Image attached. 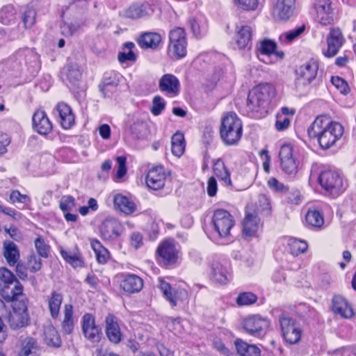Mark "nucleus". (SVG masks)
<instances>
[{
  "label": "nucleus",
  "instance_id": "56",
  "mask_svg": "<svg viewBox=\"0 0 356 356\" xmlns=\"http://www.w3.org/2000/svg\"><path fill=\"white\" fill-rule=\"evenodd\" d=\"M331 82L342 94L346 95L349 92L350 89L348 85L342 78L339 76H332Z\"/></svg>",
  "mask_w": 356,
  "mask_h": 356
},
{
  "label": "nucleus",
  "instance_id": "61",
  "mask_svg": "<svg viewBox=\"0 0 356 356\" xmlns=\"http://www.w3.org/2000/svg\"><path fill=\"white\" fill-rule=\"evenodd\" d=\"M95 323V318L90 314H86L83 316L82 329L83 332L88 333V329L92 327Z\"/></svg>",
  "mask_w": 356,
  "mask_h": 356
},
{
  "label": "nucleus",
  "instance_id": "27",
  "mask_svg": "<svg viewBox=\"0 0 356 356\" xmlns=\"http://www.w3.org/2000/svg\"><path fill=\"white\" fill-rule=\"evenodd\" d=\"M57 112L61 126L65 129L71 128L74 123V116L71 108L65 103H59L57 105Z\"/></svg>",
  "mask_w": 356,
  "mask_h": 356
},
{
  "label": "nucleus",
  "instance_id": "7",
  "mask_svg": "<svg viewBox=\"0 0 356 356\" xmlns=\"http://www.w3.org/2000/svg\"><path fill=\"white\" fill-rule=\"evenodd\" d=\"M318 179L321 186L332 196H337L343 191L342 178L336 171H323Z\"/></svg>",
  "mask_w": 356,
  "mask_h": 356
},
{
  "label": "nucleus",
  "instance_id": "37",
  "mask_svg": "<svg viewBox=\"0 0 356 356\" xmlns=\"http://www.w3.org/2000/svg\"><path fill=\"white\" fill-rule=\"evenodd\" d=\"M213 170L214 175L220 180L223 181L225 184H232L230 174L222 160L218 159L214 162Z\"/></svg>",
  "mask_w": 356,
  "mask_h": 356
},
{
  "label": "nucleus",
  "instance_id": "16",
  "mask_svg": "<svg viewBox=\"0 0 356 356\" xmlns=\"http://www.w3.org/2000/svg\"><path fill=\"white\" fill-rule=\"evenodd\" d=\"M159 289L164 297L170 302L172 307L177 305L178 300L183 301L187 298V292L184 289L176 290L162 278L159 279Z\"/></svg>",
  "mask_w": 356,
  "mask_h": 356
},
{
  "label": "nucleus",
  "instance_id": "29",
  "mask_svg": "<svg viewBox=\"0 0 356 356\" xmlns=\"http://www.w3.org/2000/svg\"><path fill=\"white\" fill-rule=\"evenodd\" d=\"M252 38V29L249 26H236L235 41L238 49H242L248 46Z\"/></svg>",
  "mask_w": 356,
  "mask_h": 356
},
{
  "label": "nucleus",
  "instance_id": "25",
  "mask_svg": "<svg viewBox=\"0 0 356 356\" xmlns=\"http://www.w3.org/2000/svg\"><path fill=\"white\" fill-rule=\"evenodd\" d=\"M159 88L161 91L176 95L179 90V80L174 75L170 74H165L159 81Z\"/></svg>",
  "mask_w": 356,
  "mask_h": 356
},
{
  "label": "nucleus",
  "instance_id": "3",
  "mask_svg": "<svg viewBox=\"0 0 356 356\" xmlns=\"http://www.w3.org/2000/svg\"><path fill=\"white\" fill-rule=\"evenodd\" d=\"M242 123L234 113H227L221 120L220 138L226 145H234L242 136Z\"/></svg>",
  "mask_w": 356,
  "mask_h": 356
},
{
  "label": "nucleus",
  "instance_id": "19",
  "mask_svg": "<svg viewBox=\"0 0 356 356\" xmlns=\"http://www.w3.org/2000/svg\"><path fill=\"white\" fill-rule=\"evenodd\" d=\"M157 253L163 259L164 264L169 265L176 262L178 250L172 241L167 240L159 245Z\"/></svg>",
  "mask_w": 356,
  "mask_h": 356
},
{
  "label": "nucleus",
  "instance_id": "62",
  "mask_svg": "<svg viewBox=\"0 0 356 356\" xmlns=\"http://www.w3.org/2000/svg\"><path fill=\"white\" fill-rule=\"evenodd\" d=\"M268 186L271 189L277 191V192H283L286 190L285 186L280 182L275 177H270L268 181Z\"/></svg>",
  "mask_w": 356,
  "mask_h": 356
},
{
  "label": "nucleus",
  "instance_id": "23",
  "mask_svg": "<svg viewBox=\"0 0 356 356\" xmlns=\"http://www.w3.org/2000/svg\"><path fill=\"white\" fill-rule=\"evenodd\" d=\"M106 333L108 339L118 343L122 340V334L115 316L108 314L106 318Z\"/></svg>",
  "mask_w": 356,
  "mask_h": 356
},
{
  "label": "nucleus",
  "instance_id": "1",
  "mask_svg": "<svg viewBox=\"0 0 356 356\" xmlns=\"http://www.w3.org/2000/svg\"><path fill=\"white\" fill-rule=\"evenodd\" d=\"M343 132L342 124L332 121L327 115L317 116L307 129L309 136L316 139L323 149H328L335 145Z\"/></svg>",
  "mask_w": 356,
  "mask_h": 356
},
{
  "label": "nucleus",
  "instance_id": "39",
  "mask_svg": "<svg viewBox=\"0 0 356 356\" xmlns=\"http://www.w3.org/2000/svg\"><path fill=\"white\" fill-rule=\"evenodd\" d=\"M172 145V153L177 156L180 157L185 149L184 137L181 133L177 132L171 138Z\"/></svg>",
  "mask_w": 356,
  "mask_h": 356
},
{
  "label": "nucleus",
  "instance_id": "22",
  "mask_svg": "<svg viewBox=\"0 0 356 356\" xmlns=\"http://www.w3.org/2000/svg\"><path fill=\"white\" fill-rule=\"evenodd\" d=\"M332 310L334 313L345 318H350L354 314L352 307L348 301L340 295H337L333 297Z\"/></svg>",
  "mask_w": 356,
  "mask_h": 356
},
{
  "label": "nucleus",
  "instance_id": "28",
  "mask_svg": "<svg viewBox=\"0 0 356 356\" xmlns=\"http://www.w3.org/2000/svg\"><path fill=\"white\" fill-rule=\"evenodd\" d=\"M161 42V36L155 32L143 33L138 40L139 46L143 49H156Z\"/></svg>",
  "mask_w": 356,
  "mask_h": 356
},
{
  "label": "nucleus",
  "instance_id": "46",
  "mask_svg": "<svg viewBox=\"0 0 356 356\" xmlns=\"http://www.w3.org/2000/svg\"><path fill=\"white\" fill-rule=\"evenodd\" d=\"M60 254L63 258L73 267L81 266V261L80 260L77 253L61 250Z\"/></svg>",
  "mask_w": 356,
  "mask_h": 356
},
{
  "label": "nucleus",
  "instance_id": "55",
  "mask_svg": "<svg viewBox=\"0 0 356 356\" xmlns=\"http://www.w3.org/2000/svg\"><path fill=\"white\" fill-rule=\"evenodd\" d=\"M27 265L31 272L35 273L41 269V259L35 254H31L28 259Z\"/></svg>",
  "mask_w": 356,
  "mask_h": 356
},
{
  "label": "nucleus",
  "instance_id": "54",
  "mask_svg": "<svg viewBox=\"0 0 356 356\" xmlns=\"http://www.w3.org/2000/svg\"><path fill=\"white\" fill-rule=\"evenodd\" d=\"M270 211V202L268 197L264 195L261 194L258 197V202L257 203V211L256 213L260 212H266L268 213Z\"/></svg>",
  "mask_w": 356,
  "mask_h": 356
},
{
  "label": "nucleus",
  "instance_id": "40",
  "mask_svg": "<svg viewBox=\"0 0 356 356\" xmlns=\"http://www.w3.org/2000/svg\"><path fill=\"white\" fill-rule=\"evenodd\" d=\"M15 21V10L11 5L3 6L0 10V22L4 25H10Z\"/></svg>",
  "mask_w": 356,
  "mask_h": 356
},
{
  "label": "nucleus",
  "instance_id": "63",
  "mask_svg": "<svg viewBox=\"0 0 356 356\" xmlns=\"http://www.w3.org/2000/svg\"><path fill=\"white\" fill-rule=\"evenodd\" d=\"M10 143V138L8 134L0 133V155L7 152V147Z\"/></svg>",
  "mask_w": 356,
  "mask_h": 356
},
{
  "label": "nucleus",
  "instance_id": "59",
  "mask_svg": "<svg viewBox=\"0 0 356 356\" xmlns=\"http://www.w3.org/2000/svg\"><path fill=\"white\" fill-rule=\"evenodd\" d=\"M10 200L12 203L29 204L31 202L30 197L26 195H23L19 191H13L10 195Z\"/></svg>",
  "mask_w": 356,
  "mask_h": 356
},
{
  "label": "nucleus",
  "instance_id": "18",
  "mask_svg": "<svg viewBox=\"0 0 356 356\" xmlns=\"http://www.w3.org/2000/svg\"><path fill=\"white\" fill-rule=\"evenodd\" d=\"M166 175L162 166H156L149 170L146 177L147 186L152 190L162 188L165 182Z\"/></svg>",
  "mask_w": 356,
  "mask_h": 356
},
{
  "label": "nucleus",
  "instance_id": "30",
  "mask_svg": "<svg viewBox=\"0 0 356 356\" xmlns=\"http://www.w3.org/2000/svg\"><path fill=\"white\" fill-rule=\"evenodd\" d=\"M43 339L46 344L54 348L61 346V339L58 331L51 324H47L43 327Z\"/></svg>",
  "mask_w": 356,
  "mask_h": 356
},
{
  "label": "nucleus",
  "instance_id": "32",
  "mask_svg": "<svg viewBox=\"0 0 356 356\" xmlns=\"http://www.w3.org/2000/svg\"><path fill=\"white\" fill-rule=\"evenodd\" d=\"M3 256L10 266L15 265L19 259V252L17 245L13 241H4Z\"/></svg>",
  "mask_w": 356,
  "mask_h": 356
},
{
  "label": "nucleus",
  "instance_id": "13",
  "mask_svg": "<svg viewBox=\"0 0 356 356\" xmlns=\"http://www.w3.org/2000/svg\"><path fill=\"white\" fill-rule=\"evenodd\" d=\"M296 10V0H277L273 8V17L281 21L289 19Z\"/></svg>",
  "mask_w": 356,
  "mask_h": 356
},
{
  "label": "nucleus",
  "instance_id": "33",
  "mask_svg": "<svg viewBox=\"0 0 356 356\" xmlns=\"http://www.w3.org/2000/svg\"><path fill=\"white\" fill-rule=\"evenodd\" d=\"M64 73L68 81L73 85L79 82L82 77V71L80 66L74 62L69 60L63 68Z\"/></svg>",
  "mask_w": 356,
  "mask_h": 356
},
{
  "label": "nucleus",
  "instance_id": "49",
  "mask_svg": "<svg viewBox=\"0 0 356 356\" xmlns=\"http://www.w3.org/2000/svg\"><path fill=\"white\" fill-rule=\"evenodd\" d=\"M257 298L251 292H243L239 294L236 299L238 305H249L254 303Z\"/></svg>",
  "mask_w": 356,
  "mask_h": 356
},
{
  "label": "nucleus",
  "instance_id": "60",
  "mask_svg": "<svg viewBox=\"0 0 356 356\" xmlns=\"http://www.w3.org/2000/svg\"><path fill=\"white\" fill-rule=\"evenodd\" d=\"M126 160V157L122 156H118L116 158L118 163V170L116 173L117 179L122 178L127 173Z\"/></svg>",
  "mask_w": 356,
  "mask_h": 356
},
{
  "label": "nucleus",
  "instance_id": "31",
  "mask_svg": "<svg viewBox=\"0 0 356 356\" xmlns=\"http://www.w3.org/2000/svg\"><path fill=\"white\" fill-rule=\"evenodd\" d=\"M40 352V346L33 337H26L21 341L19 356H38Z\"/></svg>",
  "mask_w": 356,
  "mask_h": 356
},
{
  "label": "nucleus",
  "instance_id": "51",
  "mask_svg": "<svg viewBox=\"0 0 356 356\" xmlns=\"http://www.w3.org/2000/svg\"><path fill=\"white\" fill-rule=\"evenodd\" d=\"M165 103L163 98L159 95L154 97L152 101V106L151 108V112L154 115H159L161 114L162 111L165 108Z\"/></svg>",
  "mask_w": 356,
  "mask_h": 356
},
{
  "label": "nucleus",
  "instance_id": "17",
  "mask_svg": "<svg viewBox=\"0 0 356 356\" xmlns=\"http://www.w3.org/2000/svg\"><path fill=\"white\" fill-rule=\"evenodd\" d=\"M259 218L252 205L246 207L245 216L243 222V232L247 236H253L258 230Z\"/></svg>",
  "mask_w": 356,
  "mask_h": 356
},
{
  "label": "nucleus",
  "instance_id": "52",
  "mask_svg": "<svg viewBox=\"0 0 356 356\" xmlns=\"http://www.w3.org/2000/svg\"><path fill=\"white\" fill-rule=\"evenodd\" d=\"M36 12L33 8H27L23 15V23L26 28H31L35 23Z\"/></svg>",
  "mask_w": 356,
  "mask_h": 356
},
{
  "label": "nucleus",
  "instance_id": "12",
  "mask_svg": "<svg viewBox=\"0 0 356 356\" xmlns=\"http://www.w3.org/2000/svg\"><path fill=\"white\" fill-rule=\"evenodd\" d=\"M316 62H309L300 66L296 70V85L307 86L316 78L318 71Z\"/></svg>",
  "mask_w": 356,
  "mask_h": 356
},
{
  "label": "nucleus",
  "instance_id": "58",
  "mask_svg": "<svg viewBox=\"0 0 356 356\" xmlns=\"http://www.w3.org/2000/svg\"><path fill=\"white\" fill-rule=\"evenodd\" d=\"M85 337L92 342H98L101 338V329L96 325L88 329V332H83Z\"/></svg>",
  "mask_w": 356,
  "mask_h": 356
},
{
  "label": "nucleus",
  "instance_id": "6",
  "mask_svg": "<svg viewBox=\"0 0 356 356\" xmlns=\"http://www.w3.org/2000/svg\"><path fill=\"white\" fill-rule=\"evenodd\" d=\"M279 321L284 340L290 344L298 343L302 336V329L299 323L285 314L280 316Z\"/></svg>",
  "mask_w": 356,
  "mask_h": 356
},
{
  "label": "nucleus",
  "instance_id": "47",
  "mask_svg": "<svg viewBox=\"0 0 356 356\" xmlns=\"http://www.w3.org/2000/svg\"><path fill=\"white\" fill-rule=\"evenodd\" d=\"M75 207V199L71 195L63 196L59 202V207L65 213L73 211Z\"/></svg>",
  "mask_w": 356,
  "mask_h": 356
},
{
  "label": "nucleus",
  "instance_id": "38",
  "mask_svg": "<svg viewBox=\"0 0 356 356\" xmlns=\"http://www.w3.org/2000/svg\"><path fill=\"white\" fill-rule=\"evenodd\" d=\"M211 273L213 279L220 284H225L228 281L227 270L218 261H213L211 265Z\"/></svg>",
  "mask_w": 356,
  "mask_h": 356
},
{
  "label": "nucleus",
  "instance_id": "41",
  "mask_svg": "<svg viewBox=\"0 0 356 356\" xmlns=\"http://www.w3.org/2000/svg\"><path fill=\"white\" fill-rule=\"evenodd\" d=\"M305 26H299L294 29L284 32L280 35V40L282 44H289L300 37L304 32Z\"/></svg>",
  "mask_w": 356,
  "mask_h": 356
},
{
  "label": "nucleus",
  "instance_id": "35",
  "mask_svg": "<svg viewBox=\"0 0 356 356\" xmlns=\"http://www.w3.org/2000/svg\"><path fill=\"white\" fill-rule=\"evenodd\" d=\"M236 348L238 353L241 356H259L260 349L255 345H250L242 341L237 339L235 341Z\"/></svg>",
  "mask_w": 356,
  "mask_h": 356
},
{
  "label": "nucleus",
  "instance_id": "45",
  "mask_svg": "<svg viewBox=\"0 0 356 356\" xmlns=\"http://www.w3.org/2000/svg\"><path fill=\"white\" fill-rule=\"evenodd\" d=\"M81 28L79 22H63L60 25V33L65 37H71Z\"/></svg>",
  "mask_w": 356,
  "mask_h": 356
},
{
  "label": "nucleus",
  "instance_id": "15",
  "mask_svg": "<svg viewBox=\"0 0 356 356\" xmlns=\"http://www.w3.org/2000/svg\"><path fill=\"white\" fill-rule=\"evenodd\" d=\"M268 321L259 315H253L243 321V328L252 336L260 337L263 330L268 327Z\"/></svg>",
  "mask_w": 356,
  "mask_h": 356
},
{
  "label": "nucleus",
  "instance_id": "11",
  "mask_svg": "<svg viewBox=\"0 0 356 356\" xmlns=\"http://www.w3.org/2000/svg\"><path fill=\"white\" fill-rule=\"evenodd\" d=\"M280 159L282 170L286 174L294 175L298 172V163L293 155L290 145H284L280 150Z\"/></svg>",
  "mask_w": 356,
  "mask_h": 356
},
{
  "label": "nucleus",
  "instance_id": "5",
  "mask_svg": "<svg viewBox=\"0 0 356 356\" xmlns=\"http://www.w3.org/2000/svg\"><path fill=\"white\" fill-rule=\"evenodd\" d=\"M168 54L177 58H184L186 55L187 40L184 29L177 27L169 33Z\"/></svg>",
  "mask_w": 356,
  "mask_h": 356
},
{
  "label": "nucleus",
  "instance_id": "36",
  "mask_svg": "<svg viewBox=\"0 0 356 356\" xmlns=\"http://www.w3.org/2000/svg\"><path fill=\"white\" fill-rule=\"evenodd\" d=\"M113 202L115 207L124 213L129 214L135 211L134 203L122 195H116L114 197Z\"/></svg>",
  "mask_w": 356,
  "mask_h": 356
},
{
  "label": "nucleus",
  "instance_id": "4",
  "mask_svg": "<svg viewBox=\"0 0 356 356\" xmlns=\"http://www.w3.org/2000/svg\"><path fill=\"white\" fill-rule=\"evenodd\" d=\"M13 310L6 316L10 328L18 330L27 327L30 323L28 312L27 300L15 301L12 305Z\"/></svg>",
  "mask_w": 356,
  "mask_h": 356
},
{
  "label": "nucleus",
  "instance_id": "64",
  "mask_svg": "<svg viewBox=\"0 0 356 356\" xmlns=\"http://www.w3.org/2000/svg\"><path fill=\"white\" fill-rule=\"evenodd\" d=\"M218 190V184L215 177H211L207 181V191L210 197L216 195Z\"/></svg>",
  "mask_w": 356,
  "mask_h": 356
},
{
  "label": "nucleus",
  "instance_id": "44",
  "mask_svg": "<svg viewBox=\"0 0 356 356\" xmlns=\"http://www.w3.org/2000/svg\"><path fill=\"white\" fill-rule=\"evenodd\" d=\"M306 221L309 225L316 227H321L324 223L323 215L316 210L308 211Z\"/></svg>",
  "mask_w": 356,
  "mask_h": 356
},
{
  "label": "nucleus",
  "instance_id": "53",
  "mask_svg": "<svg viewBox=\"0 0 356 356\" xmlns=\"http://www.w3.org/2000/svg\"><path fill=\"white\" fill-rule=\"evenodd\" d=\"M17 280L15 275L7 268H0V288Z\"/></svg>",
  "mask_w": 356,
  "mask_h": 356
},
{
  "label": "nucleus",
  "instance_id": "50",
  "mask_svg": "<svg viewBox=\"0 0 356 356\" xmlns=\"http://www.w3.org/2000/svg\"><path fill=\"white\" fill-rule=\"evenodd\" d=\"M35 247L38 254L44 258H47L49 253L50 247L41 238L38 237L35 241Z\"/></svg>",
  "mask_w": 356,
  "mask_h": 356
},
{
  "label": "nucleus",
  "instance_id": "14",
  "mask_svg": "<svg viewBox=\"0 0 356 356\" xmlns=\"http://www.w3.org/2000/svg\"><path fill=\"white\" fill-rule=\"evenodd\" d=\"M0 294L6 300L13 303L15 301L26 300L23 294V286L17 280L1 287Z\"/></svg>",
  "mask_w": 356,
  "mask_h": 356
},
{
  "label": "nucleus",
  "instance_id": "8",
  "mask_svg": "<svg viewBox=\"0 0 356 356\" xmlns=\"http://www.w3.org/2000/svg\"><path fill=\"white\" fill-rule=\"evenodd\" d=\"M316 20L322 26H329L334 23L336 13L332 0H313Z\"/></svg>",
  "mask_w": 356,
  "mask_h": 356
},
{
  "label": "nucleus",
  "instance_id": "21",
  "mask_svg": "<svg viewBox=\"0 0 356 356\" xmlns=\"http://www.w3.org/2000/svg\"><path fill=\"white\" fill-rule=\"evenodd\" d=\"M32 122L34 131L41 135H47L52 130V124L44 111H35Z\"/></svg>",
  "mask_w": 356,
  "mask_h": 356
},
{
  "label": "nucleus",
  "instance_id": "57",
  "mask_svg": "<svg viewBox=\"0 0 356 356\" xmlns=\"http://www.w3.org/2000/svg\"><path fill=\"white\" fill-rule=\"evenodd\" d=\"M276 48V43L273 40L265 39L260 44L259 50L262 54H273Z\"/></svg>",
  "mask_w": 356,
  "mask_h": 356
},
{
  "label": "nucleus",
  "instance_id": "26",
  "mask_svg": "<svg viewBox=\"0 0 356 356\" xmlns=\"http://www.w3.org/2000/svg\"><path fill=\"white\" fill-rule=\"evenodd\" d=\"M63 300V296L61 293L53 291L47 296L46 302L52 318H57L60 314V305Z\"/></svg>",
  "mask_w": 356,
  "mask_h": 356
},
{
  "label": "nucleus",
  "instance_id": "20",
  "mask_svg": "<svg viewBox=\"0 0 356 356\" xmlns=\"http://www.w3.org/2000/svg\"><path fill=\"white\" fill-rule=\"evenodd\" d=\"M100 233L104 240H113L120 235L121 224L114 218H106L100 226Z\"/></svg>",
  "mask_w": 356,
  "mask_h": 356
},
{
  "label": "nucleus",
  "instance_id": "9",
  "mask_svg": "<svg viewBox=\"0 0 356 356\" xmlns=\"http://www.w3.org/2000/svg\"><path fill=\"white\" fill-rule=\"evenodd\" d=\"M346 42V38L339 27H332L326 36L327 49L323 55L327 58L335 56Z\"/></svg>",
  "mask_w": 356,
  "mask_h": 356
},
{
  "label": "nucleus",
  "instance_id": "42",
  "mask_svg": "<svg viewBox=\"0 0 356 356\" xmlns=\"http://www.w3.org/2000/svg\"><path fill=\"white\" fill-rule=\"evenodd\" d=\"M289 246L290 252L296 256L305 252L308 247L305 241L297 238H291L289 240Z\"/></svg>",
  "mask_w": 356,
  "mask_h": 356
},
{
  "label": "nucleus",
  "instance_id": "48",
  "mask_svg": "<svg viewBox=\"0 0 356 356\" xmlns=\"http://www.w3.org/2000/svg\"><path fill=\"white\" fill-rule=\"evenodd\" d=\"M147 129V124L143 120L136 121L131 127V131L136 137L140 138L145 136Z\"/></svg>",
  "mask_w": 356,
  "mask_h": 356
},
{
  "label": "nucleus",
  "instance_id": "24",
  "mask_svg": "<svg viewBox=\"0 0 356 356\" xmlns=\"http://www.w3.org/2000/svg\"><path fill=\"white\" fill-rule=\"evenodd\" d=\"M121 288L129 293L140 291L143 286V282L140 277L136 275H127L120 284Z\"/></svg>",
  "mask_w": 356,
  "mask_h": 356
},
{
  "label": "nucleus",
  "instance_id": "43",
  "mask_svg": "<svg viewBox=\"0 0 356 356\" xmlns=\"http://www.w3.org/2000/svg\"><path fill=\"white\" fill-rule=\"evenodd\" d=\"M135 44L131 42H127L124 44V49L128 50L127 52L122 51L118 54V60L121 63H125L128 60L129 61H135L136 59V56L135 54L133 52L132 49L134 47Z\"/></svg>",
  "mask_w": 356,
  "mask_h": 356
},
{
  "label": "nucleus",
  "instance_id": "2",
  "mask_svg": "<svg viewBox=\"0 0 356 356\" xmlns=\"http://www.w3.org/2000/svg\"><path fill=\"white\" fill-rule=\"evenodd\" d=\"M275 96V89L271 84L264 83L253 88L249 92L247 106L252 113H267V106Z\"/></svg>",
  "mask_w": 356,
  "mask_h": 356
},
{
  "label": "nucleus",
  "instance_id": "10",
  "mask_svg": "<svg viewBox=\"0 0 356 356\" xmlns=\"http://www.w3.org/2000/svg\"><path fill=\"white\" fill-rule=\"evenodd\" d=\"M214 229L220 237H226L229 234L230 229L234 225L231 214L224 209H217L214 211L212 218Z\"/></svg>",
  "mask_w": 356,
  "mask_h": 356
},
{
  "label": "nucleus",
  "instance_id": "34",
  "mask_svg": "<svg viewBox=\"0 0 356 356\" xmlns=\"http://www.w3.org/2000/svg\"><path fill=\"white\" fill-rule=\"evenodd\" d=\"M149 5L147 3H134L124 10L125 17L138 19L147 15Z\"/></svg>",
  "mask_w": 356,
  "mask_h": 356
}]
</instances>
